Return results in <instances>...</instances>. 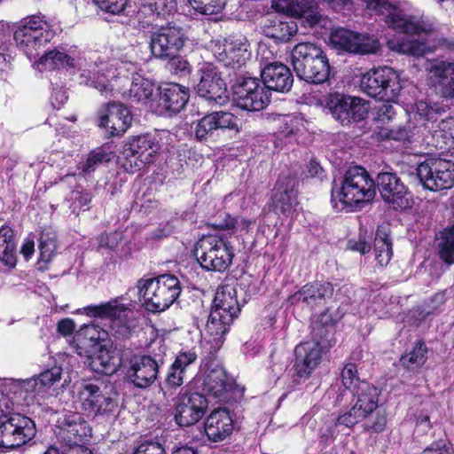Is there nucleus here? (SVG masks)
Listing matches in <instances>:
<instances>
[{
    "label": "nucleus",
    "instance_id": "nucleus-52",
    "mask_svg": "<svg viewBox=\"0 0 454 454\" xmlns=\"http://www.w3.org/2000/svg\"><path fill=\"white\" fill-rule=\"evenodd\" d=\"M192 8L204 15L219 13L226 5L227 0H189Z\"/></svg>",
    "mask_w": 454,
    "mask_h": 454
},
{
    "label": "nucleus",
    "instance_id": "nucleus-63",
    "mask_svg": "<svg viewBox=\"0 0 454 454\" xmlns=\"http://www.w3.org/2000/svg\"><path fill=\"white\" fill-rule=\"evenodd\" d=\"M419 454H452V450L444 442H433Z\"/></svg>",
    "mask_w": 454,
    "mask_h": 454
},
{
    "label": "nucleus",
    "instance_id": "nucleus-28",
    "mask_svg": "<svg viewBox=\"0 0 454 454\" xmlns=\"http://www.w3.org/2000/svg\"><path fill=\"white\" fill-rule=\"evenodd\" d=\"M239 130L237 117L229 112L215 111L206 114L197 123L195 137L200 141L207 140L217 130Z\"/></svg>",
    "mask_w": 454,
    "mask_h": 454
},
{
    "label": "nucleus",
    "instance_id": "nucleus-23",
    "mask_svg": "<svg viewBox=\"0 0 454 454\" xmlns=\"http://www.w3.org/2000/svg\"><path fill=\"white\" fill-rule=\"evenodd\" d=\"M334 293L333 285L328 281H314L303 286L289 297L292 304H301L303 309L315 310L325 306Z\"/></svg>",
    "mask_w": 454,
    "mask_h": 454
},
{
    "label": "nucleus",
    "instance_id": "nucleus-2",
    "mask_svg": "<svg viewBox=\"0 0 454 454\" xmlns=\"http://www.w3.org/2000/svg\"><path fill=\"white\" fill-rule=\"evenodd\" d=\"M361 1L366 5L367 9L384 16V20L389 27L400 33L419 36V39L396 43L392 47L394 50L417 58L434 51L436 47V44L434 43L435 33L431 24L408 16L402 9L387 0Z\"/></svg>",
    "mask_w": 454,
    "mask_h": 454
},
{
    "label": "nucleus",
    "instance_id": "nucleus-33",
    "mask_svg": "<svg viewBox=\"0 0 454 454\" xmlns=\"http://www.w3.org/2000/svg\"><path fill=\"white\" fill-rule=\"evenodd\" d=\"M233 383L228 379L223 368L216 366L208 371L203 380V391L219 402H229V393Z\"/></svg>",
    "mask_w": 454,
    "mask_h": 454
},
{
    "label": "nucleus",
    "instance_id": "nucleus-61",
    "mask_svg": "<svg viewBox=\"0 0 454 454\" xmlns=\"http://www.w3.org/2000/svg\"><path fill=\"white\" fill-rule=\"evenodd\" d=\"M238 224V220L231 217L229 214L223 212L219 215V216L214 221L208 223V225L211 227L223 230V231H230L233 230Z\"/></svg>",
    "mask_w": 454,
    "mask_h": 454
},
{
    "label": "nucleus",
    "instance_id": "nucleus-12",
    "mask_svg": "<svg viewBox=\"0 0 454 454\" xmlns=\"http://www.w3.org/2000/svg\"><path fill=\"white\" fill-rule=\"evenodd\" d=\"M36 382L27 380H5L0 382V416L20 414L12 412L14 405H29L38 395Z\"/></svg>",
    "mask_w": 454,
    "mask_h": 454
},
{
    "label": "nucleus",
    "instance_id": "nucleus-43",
    "mask_svg": "<svg viewBox=\"0 0 454 454\" xmlns=\"http://www.w3.org/2000/svg\"><path fill=\"white\" fill-rule=\"evenodd\" d=\"M104 387H106L104 383L94 382H82L77 387L76 398L82 411L86 412L91 411Z\"/></svg>",
    "mask_w": 454,
    "mask_h": 454
},
{
    "label": "nucleus",
    "instance_id": "nucleus-38",
    "mask_svg": "<svg viewBox=\"0 0 454 454\" xmlns=\"http://www.w3.org/2000/svg\"><path fill=\"white\" fill-rule=\"evenodd\" d=\"M91 367L94 371L106 375L115 373L121 364L120 353L117 348L101 346L97 355L91 360Z\"/></svg>",
    "mask_w": 454,
    "mask_h": 454
},
{
    "label": "nucleus",
    "instance_id": "nucleus-41",
    "mask_svg": "<svg viewBox=\"0 0 454 454\" xmlns=\"http://www.w3.org/2000/svg\"><path fill=\"white\" fill-rule=\"evenodd\" d=\"M231 323L232 321L225 320V317L217 310H211L205 330L210 337L209 341L213 342L214 346L220 347Z\"/></svg>",
    "mask_w": 454,
    "mask_h": 454
},
{
    "label": "nucleus",
    "instance_id": "nucleus-5",
    "mask_svg": "<svg viewBox=\"0 0 454 454\" xmlns=\"http://www.w3.org/2000/svg\"><path fill=\"white\" fill-rule=\"evenodd\" d=\"M137 287L144 306L151 312H161L168 309L182 291L179 279L171 274L140 278Z\"/></svg>",
    "mask_w": 454,
    "mask_h": 454
},
{
    "label": "nucleus",
    "instance_id": "nucleus-64",
    "mask_svg": "<svg viewBox=\"0 0 454 454\" xmlns=\"http://www.w3.org/2000/svg\"><path fill=\"white\" fill-rule=\"evenodd\" d=\"M395 115L394 107L390 104H383L378 110L377 119L382 122H388Z\"/></svg>",
    "mask_w": 454,
    "mask_h": 454
},
{
    "label": "nucleus",
    "instance_id": "nucleus-44",
    "mask_svg": "<svg viewBox=\"0 0 454 454\" xmlns=\"http://www.w3.org/2000/svg\"><path fill=\"white\" fill-rule=\"evenodd\" d=\"M374 253L380 265H387L393 254L392 242L389 239L388 229L380 227L374 239Z\"/></svg>",
    "mask_w": 454,
    "mask_h": 454
},
{
    "label": "nucleus",
    "instance_id": "nucleus-11",
    "mask_svg": "<svg viewBox=\"0 0 454 454\" xmlns=\"http://www.w3.org/2000/svg\"><path fill=\"white\" fill-rule=\"evenodd\" d=\"M416 174L425 189L437 192L454 185V162L440 157H429L419 164Z\"/></svg>",
    "mask_w": 454,
    "mask_h": 454
},
{
    "label": "nucleus",
    "instance_id": "nucleus-16",
    "mask_svg": "<svg viewBox=\"0 0 454 454\" xmlns=\"http://www.w3.org/2000/svg\"><path fill=\"white\" fill-rule=\"evenodd\" d=\"M212 51L219 62L233 69L245 66L251 57L250 43L243 35H231L223 42H215Z\"/></svg>",
    "mask_w": 454,
    "mask_h": 454
},
{
    "label": "nucleus",
    "instance_id": "nucleus-46",
    "mask_svg": "<svg viewBox=\"0 0 454 454\" xmlns=\"http://www.w3.org/2000/svg\"><path fill=\"white\" fill-rule=\"evenodd\" d=\"M56 233L51 230H43L39 237V261L49 262L53 258L57 249Z\"/></svg>",
    "mask_w": 454,
    "mask_h": 454
},
{
    "label": "nucleus",
    "instance_id": "nucleus-47",
    "mask_svg": "<svg viewBox=\"0 0 454 454\" xmlns=\"http://www.w3.org/2000/svg\"><path fill=\"white\" fill-rule=\"evenodd\" d=\"M94 407L89 411V414L92 416H108L113 414L117 407V400L114 398L110 393L106 391V386L104 387L99 397L97 398Z\"/></svg>",
    "mask_w": 454,
    "mask_h": 454
},
{
    "label": "nucleus",
    "instance_id": "nucleus-19",
    "mask_svg": "<svg viewBox=\"0 0 454 454\" xmlns=\"http://www.w3.org/2000/svg\"><path fill=\"white\" fill-rule=\"evenodd\" d=\"M199 82L195 87L199 97L209 106H223L228 101L227 87L217 69L211 64H204L198 71Z\"/></svg>",
    "mask_w": 454,
    "mask_h": 454
},
{
    "label": "nucleus",
    "instance_id": "nucleus-24",
    "mask_svg": "<svg viewBox=\"0 0 454 454\" xmlns=\"http://www.w3.org/2000/svg\"><path fill=\"white\" fill-rule=\"evenodd\" d=\"M156 96L153 113L160 115L179 113L184 109L190 98L188 88L174 82L159 86Z\"/></svg>",
    "mask_w": 454,
    "mask_h": 454
},
{
    "label": "nucleus",
    "instance_id": "nucleus-32",
    "mask_svg": "<svg viewBox=\"0 0 454 454\" xmlns=\"http://www.w3.org/2000/svg\"><path fill=\"white\" fill-rule=\"evenodd\" d=\"M205 433L212 442H221L231 434L233 419L226 408L215 409L205 421Z\"/></svg>",
    "mask_w": 454,
    "mask_h": 454
},
{
    "label": "nucleus",
    "instance_id": "nucleus-13",
    "mask_svg": "<svg viewBox=\"0 0 454 454\" xmlns=\"http://www.w3.org/2000/svg\"><path fill=\"white\" fill-rule=\"evenodd\" d=\"M35 434V424L30 418L22 414L0 416V447H20L32 440Z\"/></svg>",
    "mask_w": 454,
    "mask_h": 454
},
{
    "label": "nucleus",
    "instance_id": "nucleus-14",
    "mask_svg": "<svg viewBox=\"0 0 454 454\" xmlns=\"http://www.w3.org/2000/svg\"><path fill=\"white\" fill-rule=\"evenodd\" d=\"M163 359L149 355H133L124 364L125 380L137 388H147L157 380Z\"/></svg>",
    "mask_w": 454,
    "mask_h": 454
},
{
    "label": "nucleus",
    "instance_id": "nucleus-34",
    "mask_svg": "<svg viewBox=\"0 0 454 454\" xmlns=\"http://www.w3.org/2000/svg\"><path fill=\"white\" fill-rule=\"evenodd\" d=\"M85 309L90 316L109 319L113 325L127 330L126 324L129 309L126 305L120 303L117 299L99 305L88 306Z\"/></svg>",
    "mask_w": 454,
    "mask_h": 454
},
{
    "label": "nucleus",
    "instance_id": "nucleus-37",
    "mask_svg": "<svg viewBox=\"0 0 454 454\" xmlns=\"http://www.w3.org/2000/svg\"><path fill=\"white\" fill-rule=\"evenodd\" d=\"M107 333L96 325H83L74 335V342L79 355H88L90 348L106 338Z\"/></svg>",
    "mask_w": 454,
    "mask_h": 454
},
{
    "label": "nucleus",
    "instance_id": "nucleus-26",
    "mask_svg": "<svg viewBox=\"0 0 454 454\" xmlns=\"http://www.w3.org/2000/svg\"><path fill=\"white\" fill-rule=\"evenodd\" d=\"M98 126L106 129L110 136H121L130 126L132 117L128 108L119 102H109L98 111Z\"/></svg>",
    "mask_w": 454,
    "mask_h": 454
},
{
    "label": "nucleus",
    "instance_id": "nucleus-20",
    "mask_svg": "<svg viewBox=\"0 0 454 454\" xmlns=\"http://www.w3.org/2000/svg\"><path fill=\"white\" fill-rule=\"evenodd\" d=\"M159 145L148 135L130 138L123 146L124 167L130 171L138 170L154 161Z\"/></svg>",
    "mask_w": 454,
    "mask_h": 454
},
{
    "label": "nucleus",
    "instance_id": "nucleus-51",
    "mask_svg": "<svg viewBox=\"0 0 454 454\" xmlns=\"http://www.w3.org/2000/svg\"><path fill=\"white\" fill-rule=\"evenodd\" d=\"M454 69V63L447 61L434 62L428 67V72L432 77L437 79V83L442 93L443 90V82L445 80H449L451 76V72Z\"/></svg>",
    "mask_w": 454,
    "mask_h": 454
},
{
    "label": "nucleus",
    "instance_id": "nucleus-45",
    "mask_svg": "<svg viewBox=\"0 0 454 454\" xmlns=\"http://www.w3.org/2000/svg\"><path fill=\"white\" fill-rule=\"evenodd\" d=\"M441 258L448 264L454 263V223L442 232L438 243Z\"/></svg>",
    "mask_w": 454,
    "mask_h": 454
},
{
    "label": "nucleus",
    "instance_id": "nucleus-58",
    "mask_svg": "<svg viewBox=\"0 0 454 454\" xmlns=\"http://www.w3.org/2000/svg\"><path fill=\"white\" fill-rule=\"evenodd\" d=\"M93 2L102 11L111 14L122 12L128 4V0H93Z\"/></svg>",
    "mask_w": 454,
    "mask_h": 454
},
{
    "label": "nucleus",
    "instance_id": "nucleus-27",
    "mask_svg": "<svg viewBox=\"0 0 454 454\" xmlns=\"http://www.w3.org/2000/svg\"><path fill=\"white\" fill-rule=\"evenodd\" d=\"M377 187L382 200L394 209L409 207V191L395 173L381 172L377 176Z\"/></svg>",
    "mask_w": 454,
    "mask_h": 454
},
{
    "label": "nucleus",
    "instance_id": "nucleus-17",
    "mask_svg": "<svg viewBox=\"0 0 454 454\" xmlns=\"http://www.w3.org/2000/svg\"><path fill=\"white\" fill-rule=\"evenodd\" d=\"M187 39L184 30L178 26H167L150 35L149 47L153 57L167 59L177 55Z\"/></svg>",
    "mask_w": 454,
    "mask_h": 454
},
{
    "label": "nucleus",
    "instance_id": "nucleus-60",
    "mask_svg": "<svg viewBox=\"0 0 454 454\" xmlns=\"http://www.w3.org/2000/svg\"><path fill=\"white\" fill-rule=\"evenodd\" d=\"M196 359L197 353L194 351L193 348L182 350L177 354L173 364L186 372L189 366L192 364L196 361Z\"/></svg>",
    "mask_w": 454,
    "mask_h": 454
},
{
    "label": "nucleus",
    "instance_id": "nucleus-1",
    "mask_svg": "<svg viewBox=\"0 0 454 454\" xmlns=\"http://www.w3.org/2000/svg\"><path fill=\"white\" fill-rule=\"evenodd\" d=\"M80 83L98 90L106 97L121 92L126 84L130 82L129 90L130 102L141 104L152 112L154 111L157 98L154 93V83L135 73H132V77L129 79L124 74L125 71H129L124 63L115 67L102 59L90 60L83 66L80 64Z\"/></svg>",
    "mask_w": 454,
    "mask_h": 454
},
{
    "label": "nucleus",
    "instance_id": "nucleus-8",
    "mask_svg": "<svg viewBox=\"0 0 454 454\" xmlns=\"http://www.w3.org/2000/svg\"><path fill=\"white\" fill-rule=\"evenodd\" d=\"M197 260L207 270L223 272L232 263L233 247L223 235H210L201 239L196 247Z\"/></svg>",
    "mask_w": 454,
    "mask_h": 454
},
{
    "label": "nucleus",
    "instance_id": "nucleus-48",
    "mask_svg": "<svg viewBox=\"0 0 454 454\" xmlns=\"http://www.w3.org/2000/svg\"><path fill=\"white\" fill-rule=\"evenodd\" d=\"M427 351L426 345L422 342H418L410 352L402 356L400 363L407 370H414L420 367L426 362Z\"/></svg>",
    "mask_w": 454,
    "mask_h": 454
},
{
    "label": "nucleus",
    "instance_id": "nucleus-40",
    "mask_svg": "<svg viewBox=\"0 0 454 454\" xmlns=\"http://www.w3.org/2000/svg\"><path fill=\"white\" fill-rule=\"evenodd\" d=\"M17 243L14 231L9 226L0 228V261L10 270L17 264Z\"/></svg>",
    "mask_w": 454,
    "mask_h": 454
},
{
    "label": "nucleus",
    "instance_id": "nucleus-59",
    "mask_svg": "<svg viewBox=\"0 0 454 454\" xmlns=\"http://www.w3.org/2000/svg\"><path fill=\"white\" fill-rule=\"evenodd\" d=\"M185 372L176 366L174 364L169 367L165 380V385L168 388H176L184 383Z\"/></svg>",
    "mask_w": 454,
    "mask_h": 454
},
{
    "label": "nucleus",
    "instance_id": "nucleus-10",
    "mask_svg": "<svg viewBox=\"0 0 454 454\" xmlns=\"http://www.w3.org/2000/svg\"><path fill=\"white\" fill-rule=\"evenodd\" d=\"M353 404L338 417L340 425L352 427L371 415L378 407L380 390L367 381H358L352 388Z\"/></svg>",
    "mask_w": 454,
    "mask_h": 454
},
{
    "label": "nucleus",
    "instance_id": "nucleus-29",
    "mask_svg": "<svg viewBox=\"0 0 454 454\" xmlns=\"http://www.w3.org/2000/svg\"><path fill=\"white\" fill-rule=\"evenodd\" d=\"M272 7L278 12L301 19L305 26L314 27L324 20L310 0H272Z\"/></svg>",
    "mask_w": 454,
    "mask_h": 454
},
{
    "label": "nucleus",
    "instance_id": "nucleus-35",
    "mask_svg": "<svg viewBox=\"0 0 454 454\" xmlns=\"http://www.w3.org/2000/svg\"><path fill=\"white\" fill-rule=\"evenodd\" d=\"M297 24L291 19L277 16H268L262 26L263 34L279 42H287L296 34Z\"/></svg>",
    "mask_w": 454,
    "mask_h": 454
},
{
    "label": "nucleus",
    "instance_id": "nucleus-50",
    "mask_svg": "<svg viewBox=\"0 0 454 454\" xmlns=\"http://www.w3.org/2000/svg\"><path fill=\"white\" fill-rule=\"evenodd\" d=\"M144 8L157 16H168L176 9V0H143Z\"/></svg>",
    "mask_w": 454,
    "mask_h": 454
},
{
    "label": "nucleus",
    "instance_id": "nucleus-31",
    "mask_svg": "<svg viewBox=\"0 0 454 454\" xmlns=\"http://www.w3.org/2000/svg\"><path fill=\"white\" fill-rule=\"evenodd\" d=\"M262 83L266 90L287 92L291 90L294 77L290 69L279 62L270 63L261 72Z\"/></svg>",
    "mask_w": 454,
    "mask_h": 454
},
{
    "label": "nucleus",
    "instance_id": "nucleus-15",
    "mask_svg": "<svg viewBox=\"0 0 454 454\" xmlns=\"http://www.w3.org/2000/svg\"><path fill=\"white\" fill-rule=\"evenodd\" d=\"M233 99L238 107L247 111H260L270 103V93L262 82L254 77H239L232 86Z\"/></svg>",
    "mask_w": 454,
    "mask_h": 454
},
{
    "label": "nucleus",
    "instance_id": "nucleus-4",
    "mask_svg": "<svg viewBox=\"0 0 454 454\" xmlns=\"http://www.w3.org/2000/svg\"><path fill=\"white\" fill-rule=\"evenodd\" d=\"M375 196V182L362 167L349 168L341 179L340 185L332 189V202L337 207L338 200L342 205L353 207L372 200Z\"/></svg>",
    "mask_w": 454,
    "mask_h": 454
},
{
    "label": "nucleus",
    "instance_id": "nucleus-54",
    "mask_svg": "<svg viewBox=\"0 0 454 454\" xmlns=\"http://www.w3.org/2000/svg\"><path fill=\"white\" fill-rule=\"evenodd\" d=\"M109 160V154L103 150L98 149L97 151H93L89 154L86 162L82 168V170L84 174H90L93 172L99 164L107 162Z\"/></svg>",
    "mask_w": 454,
    "mask_h": 454
},
{
    "label": "nucleus",
    "instance_id": "nucleus-55",
    "mask_svg": "<svg viewBox=\"0 0 454 454\" xmlns=\"http://www.w3.org/2000/svg\"><path fill=\"white\" fill-rule=\"evenodd\" d=\"M340 426L337 419H331L319 428V438L322 442L328 444L338 434L337 427Z\"/></svg>",
    "mask_w": 454,
    "mask_h": 454
},
{
    "label": "nucleus",
    "instance_id": "nucleus-62",
    "mask_svg": "<svg viewBox=\"0 0 454 454\" xmlns=\"http://www.w3.org/2000/svg\"><path fill=\"white\" fill-rule=\"evenodd\" d=\"M168 59H170L168 63L169 68L176 74H185L191 71L190 63L183 58L175 56Z\"/></svg>",
    "mask_w": 454,
    "mask_h": 454
},
{
    "label": "nucleus",
    "instance_id": "nucleus-21",
    "mask_svg": "<svg viewBox=\"0 0 454 454\" xmlns=\"http://www.w3.org/2000/svg\"><path fill=\"white\" fill-rule=\"evenodd\" d=\"M327 106L333 116L343 125H348L352 121H360L368 114L364 100L340 93L330 95Z\"/></svg>",
    "mask_w": 454,
    "mask_h": 454
},
{
    "label": "nucleus",
    "instance_id": "nucleus-56",
    "mask_svg": "<svg viewBox=\"0 0 454 454\" xmlns=\"http://www.w3.org/2000/svg\"><path fill=\"white\" fill-rule=\"evenodd\" d=\"M133 454H168L164 445L157 441H144L134 450Z\"/></svg>",
    "mask_w": 454,
    "mask_h": 454
},
{
    "label": "nucleus",
    "instance_id": "nucleus-25",
    "mask_svg": "<svg viewBox=\"0 0 454 454\" xmlns=\"http://www.w3.org/2000/svg\"><path fill=\"white\" fill-rule=\"evenodd\" d=\"M55 434L59 442L73 446L90 437L91 428L81 414L68 412L59 419Z\"/></svg>",
    "mask_w": 454,
    "mask_h": 454
},
{
    "label": "nucleus",
    "instance_id": "nucleus-53",
    "mask_svg": "<svg viewBox=\"0 0 454 454\" xmlns=\"http://www.w3.org/2000/svg\"><path fill=\"white\" fill-rule=\"evenodd\" d=\"M62 369L59 366H53L37 376H34L32 380L36 382V389L41 393L44 387L52 386L61 378Z\"/></svg>",
    "mask_w": 454,
    "mask_h": 454
},
{
    "label": "nucleus",
    "instance_id": "nucleus-9",
    "mask_svg": "<svg viewBox=\"0 0 454 454\" xmlns=\"http://www.w3.org/2000/svg\"><path fill=\"white\" fill-rule=\"evenodd\" d=\"M329 328H332V326L321 325L319 323L315 322L313 324V334L317 339L296 346L294 364V381L307 379L319 364L323 353V338L329 333Z\"/></svg>",
    "mask_w": 454,
    "mask_h": 454
},
{
    "label": "nucleus",
    "instance_id": "nucleus-57",
    "mask_svg": "<svg viewBox=\"0 0 454 454\" xmlns=\"http://www.w3.org/2000/svg\"><path fill=\"white\" fill-rule=\"evenodd\" d=\"M357 368L356 365L353 363L347 364L342 372H341V380L343 386L352 391L354 386H356L358 381H361L357 377Z\"/></svg>",
    "mask_w": 454,
    "mask_h": 454
},
{
    "label": "nucleus",
    "instance_id": "nucleus-36",
    "mask_svg": "<svg viewBox=\"0 0 454 454\" xmlns=\"http://www.w3.org/2000/svg\"><path fill=\"white\" fill-rule=\"evenodd\" d=\"M237 290L234 287H224L218 290L214 299L211 310H217L225 317V320L233 321L240 311V305L237 301Z\"/></svg>",
    "mask_w": 454,
    "mask_h": 454
},
{
    "label": "nucleus",
    "instance_id": "nucleus-42",
    "mask_svg": "<svg viewBox=\"0 0 454 454\" xmlns=\"http://www.w3.org/2000/svg\"><path fill=\"white\" fill-rule=\"evenodd\" d=\"M272 121L278 135L285 138L296 135L303 127V119L296 114H276Z\"/></svg>",
    "mask_w": 454,
    "mask_h": 454
},
{
    "label": "nucleus",
    "instance_id": "nucleus-49",
    "mask_svg": "<svg viewBox=\"0 0 454 454\" xmlns=\"http://www.w3.org/2000/svg\"><path fill=\"white\" fill-rule=\"evenodd\" d=\"M432 419H434L433 409H424L416 416L415 438L421 440L429 434L433 428Z\"/></svg>",
    "mask_w": 454,
    "mask_h": 454
},
{
    "label": "nucleus",
    "instance_id": "nucleus-22",
    "mask_svg": "<svg viewBox=\"0 0 454 454\" xmlns=\"http://www.w3.org/2000/svg\"><path fill=\"white\" fill-rule=\"evenodd\" d=\"M330 43L338 51L362 55L375 53L380 47L376 39L344 28L333 31Z\"/></svg>",
    "mask_w": 454,
    "mask_h": 454
},
{
    "label": "nucleus",
    "instance_id": "nucleus-39",
    "mask_svg": "<svg viewBox=\"0 0 454 454\" xmlns=\"http://www.w3.org/2000/svg\"><path fill=\"white\" fill-rule=\"evenodd\" d=\"M37 69L54 70L67 67H75L74 58L67 54L63 49H53L46 51L36 62Z\"/></svg>",
    "mask_w": 454,
    "mask_h": 454
},
{
    "label": "nucleus",
    "instance_id": "nucleus-18",
    "mask_svg": "<svg viewBox=\"0 0 454 454\" xmlns=\"http://www.w3.org/2000/svg\"><path fill=\"white\" fill-rule=\"evenodd\" d=\"M208 401L198 392H180L174 403V419L180 427H190L199 422L206 413Z\"/></svg>",
    "mask_w": 454,
    "mask_h": 454
},
{
    "label": "nucleus",
    "instance_id": "nucleus-7",
    "mask_svg": "<svg viewBox=\"0 0 454 454\" xmlns=\"http://www.w3.org/2000/svg\"><path fill=\"white\" fill-rule=\"evenodd\" d=\"M54 36L49 24L39 16H31L21 20L14 32V40L20 51L29 59H35Z\"/></svg>",
    "mask_w": 454,
    "mask_h": 454
},
{
    "label": "nucleus",
    "instance_id": "nucleus-3",
    "mask_svg": "<svg viewBox=\"0 0 454 454\" xmlns=\"http://www.w3.org/2000/svg\"><path fill=\"white\" fill-rule=\"evenodd\" d=\"M291 61L294 72L301 80L321 84L329 78V60L324 51L315 43L296 44L291 52Z\"/></svg>",
    "mask_w": 454,
    "mask_h": 454
},
{
    "label": "nucleus",
    "instance_id": "nucleus-6",
    "mask_svg": "<svg viewBox=\"0 0 454 454\" xmlns=\"http://www.w3.org/2000/svg\"><path fill=\"white\" fill-rule=\"evenodd\" d=\"M360 88L369 97L386 102H395L403 89L399 74L389 67L374 68L365 73Z\"/></svg>",
    "mask_w": 454,
    "mask_h": 454
},
{
    "label": "nucleus",
    "instance_id": "nucleus-30",
    "mask_svg": "<svg viewBox=\"0 0 454 454\" xmlns=\"http://www.w3.org/2000/svg\"><path fill=\"white\" fill-rule=\"evenodd\" d=\"M295 180L290 176H280L274 189L270 207L277 214L289 215L296 205Z\"/></svg>",
    "mask_w": 454,
    "mask_h": 454
}]
</instances>
